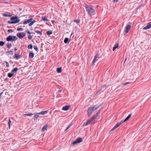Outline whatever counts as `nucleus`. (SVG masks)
Instances as JSON below:
<instances>
[{
    "mask_svg": "<svg viewBox=\"0 0 151 151\" xmlns=\"http://www.w3.org/2000/svg\"><path fill=\"white\" fill-rule=\"evenodd\" d=\"M97 58V57H94L93 60V61L92 62V63H91V65H93L94 64V63H95V62L96 61Z\"/></svg>",
    "mask_w": 151,
    "mask_h": 151,
    "instance_id": "aec40b11",
    "label": "nucleus"
},
{
    "mask_svg": "<svg viewBox=\"0 0 151 151\" xmlns=\"http://www.w3.org/2000/svg\"><path fill=\"white\" fill-rule=\"evenodd\" d=\"M132 115L131 114H130L129 115L126 117V118L124 119V121H126L127 120H128L131 117Z\"/></svg>",
    "mask_w": 151,
    "mask_h": 151,
    "instance_id": "412c9836",
    "label": "nucleus"
},
{
    "mask_svg": "<svg viewBox=\"0 0 151 151\" xmlns=\"http://www.w3.org/2000/svg\"><path fill=\"white\" fill-rule=\"evenodd\" d=\"M15 58L16 60H18L20 57H13Z\"/></svg>",
    "mask_w": 151,
    "mask_h": 151,
    "instance_id": "5fc2aeb1",
    "label": "nucleus"
},
{
    "mask_svg": "<svg viewBox=\"0 0 151 151\" xmlns=\"http://www.w3.org/2000/svg\"><path fill=\"white\" fill-rule=\"evenodd\" d=\"M74 22H76L77 23H79L80 20L79 19H75L74 20Z\"/></svg>",
    "mask_w": 151,
    "mask_h": 151,
    "instance_id": "c9c22d12",
    "label": "nucleus"
},
{
    "mask_svg": "<svg viewBox=\"0 0 151 151\" xmlns=\"http://www.w3.org/2000/svg\"><path fill=\"white\" fill-rule=\"evenodd\" d=\"M27 48L29 49H32L33 48V46L32 44H30L29 45H28Z\"/></svg>",
    "mask_w": 151,
    "mask_h": 151,
    "instance_id": "cd10ccee",
    "label": "nucleus"
},
{
    "mask_svg": "<svg viewBox=\"0 0 151 151\" xmlns=\"http://www.w3.org/2000/svg\"><path fill=\"white\" fill-rule=\"evenodd\" d=\"M118 46H119V45L118 44H116V46H115L113 48V51H114L116 49V48H117L118 47Z\"/></svg>",
    "mask_w": 151,
    "mask_h": 151,
    "instance_id": "c756f323",
    "label": "nucleus"
},
{
    "mask_svg": "<svg viewBox=\"0 0 151 151\" xmlns=\"http://www.w3.org/2000/svg\"><path fill=\"white\" fill-rule=\"evenodd\" d=\"M92 119H91H91L88 120L86 123H84L83 126H86L90 124L92 121L91 120Z\"/></svg>",
    "mask_w": 151,
    "mask_h": 151,
    "instance_id": "1a4fd4ad",
    "label": "nucleus"
},
{
    "mask_svg": "<svg viewBox=\"0 0 151 151\" xmlns=\"http://www.w3.org/2000/svg\"><path fill=\"white\" fill-rule=\"evenodd\" d=\"M53 23L54 22V21H53V20H52V21H51Z\"/></svg>",
    "mask_w": 151,
    "mask_h": 151,
    "instance_id": "338daca9",
    "label": "nucleus"
},
{
    "mask_svg": "<svg viewBox=\"0 0 151 151\" xmlns=\"http://www.w3.org/2000/svg\"><path fill=\"white\" fill-rule=\"evenodd\" d=\"M72 123H70L68 126V127L70 128L72 126Z\"/></svg>",
    "mask_w": 151,
    "mask_h": 151,
    "instance_id": "8fccbe9b",
    "label": "nucleus"
},
{
    "mask_svg": "<svg viewBox=\"0 0 151 151\" xmlns=\"http://www.w3.org/2000/svg\"><path fill=\"white\" fill-rule=\"evenodd\" d=\"M13 41L16 40L17 39V38L16 36H12Z\"/></svg>",
    "mask_w": 151,
    "mask_h": 151,
    "instance_id": "2f4dec72",
    "label": "nucleus"
},
{
    "mask_svg": "<svg viewBox=\"0 0 151 151\" xmlns=\"http://www.w3.org/2000/svg\"><path fill=\"white\" fill-rule=\"evenodd\" d=\"M26 32L27 33H28L29 34H30L31 33L28 29L26 30Z\"/></svg>",
    "mask_w": 151,
    "mask_h": 151,
    "instance_id": "c03bdc74",
    "label": "nucleus"
},
{
    "mask_svg": "<svg viewBox=\"0 0 151 151\" xmlns=\"http://www.w3.org/2000/svg\"><path fill=\"white\" fill-rule=\"evenodd\" d=\"M56 70L58 73H60L62 72V68L61 67L58 68H57Z\"/></svg>",
    "mask_w": 151,
    "mask_h": 151,
    "instance_id": "a211bd4d",
    "label": "nucleus"
},
{
    "mask_svg": "<svg viewBox=\"0 0 151 151\" xmlns=\"http://www.w3.org/2000/svg\"><path fill=\"white\" fill-rule=\"evenodd\" d=\"M18 70V69L17 67H16L12 70V71H13V72L14 73H15Z\"/></svg>",
    "mask_w": 151,
    "mask_h": 151,
    "instance_id": "b1692460",
    "label": "nucleus"
},
{
    "mask_svg": "<svg viewBox=\"0 0 151 151\" xmlns=\"http://www.w3.org/2000/svg\"><path fill=\"white\" fill-rule=\"evenodd\" d=\"M62 91V90H59L58 91V92H61Z\"/></svg>",
    "mask_w": 151,
    "mask_h": 151,
    "instance_id": "680f3d73",
    "label": "nucleus"
},
{
    "mask_svg": "<svg viewBox=\"0 0 151 151\" xmlns=\"http://www.w3.org/2000/svg\"><path fill=\"white\" fill-rule=\"evenodd\" d=\"M32 19H33L32 18H30L28 20H29V22H32Z\"/></svg>",
    "mask_w": 151,
    "mask_h": 151,
    "instance_id": "603ef678",
    "label": "nucleus"
},
{
    "mask_svg": "<svg viewBox=\"0 0 151 151\" xmlns=\"http://www.w3.org/2000/svg\"><path fill=\"white\" fill-rule=\"evenodd\" d=\"M3 16L5 17H10L12 16L10 14H3Z\"/></svg>",
    "mask_w": 151,
    "mask_h": 151,
    "instance_id": "393cba45",
    "label": "nucleus"
},
{
    "mask_svg": "<svg viewBox=\"0 0 151 151\" xmlns=\"http://www.w3.org/2000/svg\"><path fill=\"white\" fill-rule=\"evenodd\" d=\"M91 107L92 108V109H93L92 110L93 111H95L98 108V107H97V105H94L93 106Z\"/></svg>",
    "mask_w": 151,
    "mask_h": 151,
    "instance_id": "ddd939ff",
    "label": "nucleus"
},
{
    "mask_svg": "<svg viewBox=\"0 0 151 151\" xmlns=\"http://www.w3.org/2000/svg\"><path fill=\"white\" fill-rule=\"evenodd\" d=\"M29 23H30L29 20L28 19L27 20L24 22L23 23V24H27Z\"/></svg>",
    "mask_w": 151,
    "mask_h": 151,
    "instance_id": "7c9ffc66",
    "label": "nucleus"
},
{
    "mask_svg": "<svg viewBox=\"0 0 151 151\" xmlns=\"http://www.w3.org/2000/svg\"><path fill=\"white\" fill-rule=\"evenodd\" d=\"M33 36L31 35H29L28 36V39L29 40H30L32 39Z\"/></svg>",
    "mask_w": 151,
    "mask_h": 151,
    "instance_id": "58836bf2",
    "label": "nucleus"
},
{
    "mask_svg": "<svg viewBox=\"0 0 151 151\" xmlns=\"http://www.w3.org/2000/svg\"><path fill=\"white\" fill-rule=\"evenodd\" d=\"M100 91H101V90H100L99 91H98V92L96 94H100Z\"/></svg>",
    "mask_w": 151,
    "mask_h": 151,
    "instance_id": "4d7b16f0",
    "label": "nucleus"
},
{
    "mask_svg": "<svg viewBox=\"0 0 151 151\" xmlns=\"http://www.w3.org/2000/svg\"><path fill=\"white\" fill-rule=\"evenodd\" d=\"M25 35V34L24 32L18 33L17 34V36L20 39H22Z\"/></svg>",
    "mask_w": 151,
    "mask_h": 151,
    "instance_id": "423d86ee",
    "label": "nucleus"
},
{
    "mask_svg": "<svg viewBox=\"0 0 151 151\" xmlns=\"http://www.w3.org/2000/svg\"><path fill=\"white\" fill-rule=\"evenodd\" d=\"M7 46L8 48H10L11 47L12 45L9 43L7 44Z\"/></svg>",
    "mask_w": 151,
    "mask_h": 151,
    "instance_id": "e433bc0d",
    "label": "nucleus"
},
{
    "mask_svg": "<svg viewBox=\"0 0 151 151\" xmlns=\"http://www.w3.org/2000/svg\"><path fill=\"white\" fill-rule=\"evenodd\" d=\"M115 129H116V128H114V127L111 130L113 131Z\"/></svg>",
    "mask_w": 151,
    "mask_h": 151,
    "instance_id": "864d4df0",
    "label": "nucleus"
},
{
    "mask_svg": "<svg viewBox=\"0 0 151 151\" xmlns=\"http://www.w3.org/2000/svg\"><path fill=\"white\" fill-rule=\"evenodd\" d=\"M11 121L10 119V118H9V122H8V126H9V128H10V124H11Z\"/></svg>",
    "mask_w": 151,
    "mask_h": 151,
    "instance_id": "c85d7f7f",
    "label": "nucleus"
},
{
    "mask_svg": "<svg viewBox=\"0 0 151 151\" xmlns=\"http://www.w3.org/2000/svg\"><path fill=\"white\" fill-rule=\"evenodd\" d=\"M13 51H8L6 52V54L8 55H11L13 54Z\"/></svg>",
    "mask_w": 151,
    "mask_h": 151,
    "instance_id": "a878e982",
    "label": "nucleus"
},
{
    "mask_svg": "<svg viewBox=\"0 0 151 151\" xmlns=\"http://www.w3.org/2000/svg\"><path fill=\"white\" fill-rule=\"evenodd\" d=\"M100 110H99L93 116L91 117V119H99L100 118Z\"/></svg>",
    "mask_w": 151,
    "mask_h": 151,
    "instance_id": "7ed1b4c3",
    "label": "nucleus"
},
{
    "mask_svg": "<svg viewBox=\"0 0 151 151\" xmlns=\"http://www.w3.org/2000/svg\"><path fill=\"white\" fill-rule=\"evenodd\" d=\"M68 129L66 128L65 129V131H66Z\"/></svg>",
    "mask_w": 151,
    "mask_h": 151,
    "instance_id": "774afa93",
    "label": "nucleus"
},
{
    "mask_svg": "<svg viewBox=\"0 0 151 151\" xmlns=\"http://www.w3.org/2000/svg\"><path fill=\"white\" fill-rule=\"evenodd\" d=\"M34 54L32 52H30L29 54V57H33Z\"/></svg>",
    "mask_w": 151,
    "mask_h": 151,
    "instance_id": "4c0bfd02",
    "label": "nucleus"
},
{
    "mask_svg": "<svg viewBox=\"0 0 151 151\" xmlns=\"http://www.w3.org/2000/svg\"><path fill=\"white\" fill-rule=\"evenodd\" d=\"M118 0H113V2H117L118 1Z\"/></svg>",
    "mask_w": 151,
    "mask_h": 151,
    "instance_id": "6e6d98bb",
    "label": "nucleus"
},
{
    "mask_svg": "<svg viewBox=\"0 0 151 151\" xmlns=\"http://www.w3.org/2000/svg\"><path fill=\"white\" fill-rule=\"evenodd\" d=\"M7 32L9 33L12 32H13V30L12 29H8L7 30Z\"/></svg>",
    "mask_w": 151,
    "mask_h": 151,
    "instance_id": "49530a36",
    "label": "nucleus"
},
{
    "mask_svg": "<svg viewBox=\"0 0 151 151\" xmlns=\"http://www.w3.org/2000/svg\"><path fill=\"white\" fill-rule=\"evenodd\" d=\"M32 22L34 24V23L36 22V21L35 20H34L32 21Z\"/></svg>",
    "mask_w": 151,
    "mask_h": 151,
    "instance_id": "13d9d810",
    "label": "nucleus"
},
{
    "mask_svg": "<svg viewBox=\"0 0 151 151\" xmlns=\"http://www.w3.org/2000/svg\"><path fill=\"white\" fill-rule=\"evenodd\" d=\"M102 105H103V104L102 103L101 104H100L99 105H97V107H98V108H99V107H100L101 106H102Z\"/></svg>",
    "mask_w": 151,
    "mask_h": 151,
    "instance_id": "09e8293b",
    "label": "nucleus"
},
{
    "mask_svg": "<svg viewBox=\"0 0 151 151\" xmlns=\"http://www.w3.org/2000/svg\"><path fill=\"white\" fill-rule=\"evenodd\" d=\"M48 111H41L40 112L38 113V114H39L40 115H44L48 113Z\"/></svg>",
    "mask_w": 151,
    "mask_h": 151,
    "instance_id": "f8f14e48",
    "label": "nucleus"
},
{
    "mask_svg": "<svg viewBox=\"0 0 151 151\" xmlns=\"http://www.w3.org/2000/svg\"><path fill=\"white\" fill-rule=\"evenodd\" d=\"M18 17L17 16L12 17L11 18V19L12 20H15L12 21H8V23L10 24H16L18 23L20 21L19 19H17Z\"/></svg>",
    "mask_w": 151,
    "mask_h": 151,
    "instance_id": "f03ea898",
    "label": "nucleus"
},
{
    "mask_svg": "<svg viewBox=\"0 0 151 151\" xmlns=\"http://www.w3.org/2000/svg\"><path fill=\"white\" fill-rule=\"evenodd\" d=\"M6 40L8 41H11L12 42H13L12 36L11 35L9 36L6 38Z\"/></svg>",
    "mask_w": 151,
    "mask_h": 151,
    "instance_id": "6e6552de",
    "label": "nucleus"
},
{
    "mask_svg": "<svg viewBox=\"0 0 151 151\" xmlns=\"http://www.w3.org/2000/svg\"><path fill=\"white\" fill-rule=\"evenodd\" d=\"M35 32L37 34H39L41 36L42 35V31H38V30H35Z\"/></svg>",
    "mask_w": 151,
    "mask_h": 151,
    "instance_id": "6ab92c4d",
    "label": "nucleus"
},
{
    "mask_svg": "<svg viewBox=\"0 0 151 151\" xmlns=\"http://www.w3.org/2000/svg\"><path fill=\"white\" fill-rule=\"evenodd\" d=\"M13 57H21L20 55H17L16 53H15Z\"/></svg>",
    "mask_w": 151,
    "mask_h": 151,
    "instance_id": "a18cd8bd",
    "label": "nucleus"
},
{
    "mask_svg": "<svg viewBox=\"0 0 151 151\" xmlns=\"http://www.w3.org/2000/svg\"><path fill=\"white\" fill-rule=\"evenodd\" d=\"M17 30L18 31H22L23 30V29L22 28H19L17 29Z\"/></svg>",
    "mask_w": 151,
    "mask_h": 151,
    "instance_id": "79ce46f5",
    "label": "nucleus"
},
{
    "mask_svg": "<svg viewBox=\"0 0 151 151\" xmlns=\"http://www.w3.org/2000/svg\"><path fill=\"white\" fill-rule=\"evenodd\" d=\"M34 48L35 50L36 51H38V49L37 47V46H34Z\"/></svg>",
    "mask_w": 151,
    "mask_h": 151,
    "instance_id": "72a5a7b5",
    "label": "nucleus"
},
{
    "mask_svg": "<svg viewBox=\"0 0 151 151\" xmlns=\"http://www.w3.org/2000/svg\"><path fill=\"white\" fill-rule=\"evenodd\" d=\"M151 28V22L148 23L147 24V25L143 29L145 30H146Z\"/></svg>",
    "mask_w": 151,
    "mask_h": 151,
    "instance_id": "0eeeda50",
    "label": "nucleus"
},
{
    "mask_svg": "<svg viewBox=\"0 0 151 151\" xmlns=\"http://www.w3.org/2000/svg\"><path fill=\"white\" fill-rule=\"evenodd\" d=\"M33 23L32 22H30V23L29 24V26H31L33 25Z\"/></svg>",
    "mask_w": 151,
    "mask_h": 151,
    "instance_id": "de8ad7c7",
    "label": "nucleus"
},
{
    "mask_svg": "<svg viewBox=\"0 0 151 151\" xmlns=\"http://www.w3.org/2000/svg\"><path fill=\"white\" fill-rule=\"evenodd\" d=\"M13 76V74H12L10 73H9L7 75V76L10 78L12 77Z\"/></svg>",
    "mask_w": 151,
    "mask_h": 151,
    "instance_id": "bb28decb",
    "label": "nucleus"
},
{
    "mask_svg": "<svg viewBox=\"0 0 151 151\" xmlns=\"http://www.w3.org/2000/svg\"><path fill=\"white\" fill-rule=\"evenodd\" d=\"M120 126L119 123H117L116 125L114 127L116 129Z\"/></svg>",
    "mask_w": 151,
    "mask_h": 151,
    "instance_id": "473e14b6",
    "label": "nucleus"
},
{
    "mask_svg": "<svg viewBox=\"0 0 151 151\" xmlns=\"http://www.w3.org/2000/svg\"><path fill=\"white\" fill-rule=\"evenodd\" d=\"M4 44V42L2 41H0V46H2Z\"/></svg>",
    "mask_w": 151,
    "mask_h": 151,
    "instance_id": "f704fd0d",
    "label": "nucleus"
},
{
    "mask_svg": "<svg viewBox=\"0 0 151 151\" xmlns=\"http://www.w3.org/2000/svg\"><path fill=\"white\" fill-rule=\"evenodd\" d=\"M129 82H127V83H124L123 85L124 86L125 85H127V84H129Z\"/></svg>",
    "mask_w": 151,
    "mask_h": 151,
    "instance_id": "3c124183",
    "label": "nucleus"
},
{
    "mask_svg": "<svg viewBox=\"0 0 151 151\" xmlns=\"http://www.w3.org/2000/svg\"><path fill=\"white\" fill-rule=\"evenodd\" d=\"M33 115V114L32 113H29L27 114H22L23 116H31Z\"/></svg>",
    "mask_w": 151,
    "mask_h": 151,
    "instance_id": "5701e85b",
    "label": "nucleus"
},
{
    "mask_svg": "<svg viewBox=\"0 0 151 151\" xmlns=\"http://www.w3.org/2000/svg\"><path fill=\"white\" fill-rule=\"evenodd\" d=\"M112 132V131L111 130L109 132V133H111Z\"/></svg>",
    "mask_w": 151,
    "mask_h": 151,
    "instance_id": "0e129e2a",
    "label": "nucleus"
},
{
    "mask_svg": "<svg viewBox=\"0 0 151 151\" xmlns=\"http://www.w3.org/2000/svg\"><path fill=\"white\" fill-rule=\"evenodd\" d=\"M70 42V40H69L68 38L66 37L65 38L64 42L65 43H69Z\"/></svg>",
    "mask_w": 151,
    "mask_h": 151,
    "instance_id": "4468645a",
    "label": "nucleus"
},
{
    "mask_svg": "<svg viewBox=\"0 0 151 151\" xmlns=\"http://www.w3.org/2000/svg\"><path fill=\"white\" fill-rule=\"evenodd\" d=\"M99 55L97 54H96L94 57H98Z\"/></svg>",
    "mask_w": 151,
    "mask_h": 151,
    "instance_id": "e2e57ef3",
    "label": "nucleus"
},
{
    "mask_svg": "<svg viewBox=\"0 0 151 151\" xmlns=\"http://www.w3.org/2000/svg\"><path fill=\"white\" fill-rule=\"evenodd\" d=\"M47 125H44L43 127L42 128V129H41V131H42V132H44L45 130H47Z\"/></svg>",
    "mask_w": 151,
    "mask_h": 151,
    "instance_id": "dca6fc26",
    "label": "nucleus"
},
{
    "mask_svg": "<svg viewBox=\"0 0 151 151\" xmlns=\"http://www.w3.org/2000/svg\"><path fill=\"white\" fill-rule=\"evenodd\" d=\"M85 8L89 15L92 16L94 14L95 10L91 7L86 6Z\"/></svg>",
    "mask_w": 151,
    "mask_h": 151,
    "instance_id": "f257e3e1",
    "label": "nucleus"
},
{
    "mask_svg": "<svg viewBox=\"0 0 151 151\" xmlns=\"http://www.w3.org/2000/svg\"><path fill=\"white\" fill-rule=\"evenodd\" d=\"M4 91H3V92H1L0 94V101H1V97L2 96V94H4Z\"/></svg>",
    "mask_w": 151,
    "mask_h": 151,
    "instance_id": "ea45409f",
    "label": "nucleus"
},
{
    "mask_svg": "<svg viewBox=\"0 0 151 151\" xmlns=\"http://www.w3.org/2000/svg\"><path fill=\"white\" fill-rule=\"evenodd\" d=\"M83 141L81 137H78L77 138L76 140L72 142L73 145H75L76 144L81 142Z\"/></svg>",
    "mask_w": 151,
    "mask_h": 151,
    "instance_id": "20e7f679",
    "label": "nucleus"
},
{
    "mask_svg": "<svg viewBox=\"0 0 151 151\" xmlns=\"http://www.w3.org/2000/svg\"><path fill=\"white\" fill-rule=\"evenodd\" d=\"M92 108L91 107H89L88 108L87 110L88 116L89 117L92 114L93 111L92 110Z\"/></svg>",
    "mask_w": 151,
    "mask_h": 151,
    "instance_id": "39448f33",
    "label": "nucleus"
},
{
    "mask_svg": "<svg viewBox=\"0 0 151 151\" xmlns=\"http://www.w3.org/2000/svg\"><path fill=\"white\" fill-rule=\"evenodd\" d=\"M70 107V106L69 105L65 106L63 107L62 109L64 111H67L69 109Z\"/></svg>",
    "mask_w": 151,
    "mask_h": 151,
    "instance_id": "9d476101",
    "label": "nucleus"
},
{
    "mask_svg": "<svg viewBox=\"0 0 151 151\" xmlns=\"http://www.w3.org/2000/svg\"><path fill=\"white\" fill-rule=\"evenodd\" d=\"M11 73L13 74V75L14 76V73L13 72V71L12 70L11 72H10Z\"/></svg>",
    "mask_w": 151,
    "mask_h": 151,
    "instance_id": "bf43d9fd",
    "label": "nucleus"
},
{
    "mask_svg": "<svg viewBox=\"0 0 151 151\" xmlns=\"http://www.w3.org/2000/svg\"><path fill=\"white\" fill-rule=\"evenodd\" d=\"M5 63H6V66L7 67H9V63L7 62H6V61H5Z\"/></svg>",
    "mask_w": 151,
    "mask_h": 151,
    "instance_id": "a19ab883",
    "label": "nucleus"
},
{
    "mask_svg": "<svg viewBox=\"0 0 151 151\" xmlns=\"http://www.w3.org/2000/svg\"><path fill=\"white\" fill-rule=\"evenodd\" d=\"M130 28L131 26L130 25L128 24L127 25L126 27V29L125 31L126 33H127L129 32L130 29Z\"/></svg>",
    "mask_w": 151,
    "mask_h": 151,
    "instance_id": "9b49d317",
    "label": "nucleus"
},
{
    "mask_svg": "<svg viewBox=\"0 0 151 151\" xmlns=\"http://www.w3.org/2000/svg\"><path fill=\"white\" fill-rule=\"evenodd\" d=\"M127 58H126L125 59V60H124V63H125V62H126V60H127Z\"/></svg>",
    "mask_w": 151,
    "mask_h": 151,
    "instance_id": "052dcab7",
    "label": "nucleus"
},
{
    "mask_svg": "<svg viewBox=\"0 0 151 151\" xmlns=\"http://www.w3.org/2000/svg\"><path fill=\"white\" fill-rule=\"evenodd\" d=\"M52 33V30H49L46 32V34L48 35H49Z\"/></svg>",
    "mask_w": 151,
    "mask_h": 151,
    "instance_id": "4be33fe9",
    "label": "nucleus"
},
{
    "mask_svg": "<svg viewBox=\"0 0 151 151\" xmlns=\"http://www.w3.org/2000/svg\"><path fill=\"white\" fill-rule=\"evenodd\" d=\"M42 20L45 22H48V20L47 19V18L45 17H42Z\"/></svg>",
    "mask_w": 151,
    "mask_h": 151,
    "instance_id": "f3484780",
    "label": "nucleus"
},
{
    "mask_svg": "<svg viewBox=\"0 0 151 151\" xmlns=\"http://www.w3.org/2000/svg\"><path fill=\"white\" fill-rule=\"evenodd\" d=\"M126 121H124H124H121V122L119 123V124L120 125L122 124L123 122H125Z\"/></svg>",
    "mask_w": 151,
    "mask_h": 151,
    "instance_id": "37998d69",
    "label": "nucleus"
},
{
    "mask_svg": "<svg viewBox=\"0 0 151 151\" xmlns=\"http://www.w3.org/2000/svg\"><path fill=\"white\" fill-rule=\"evenodd\" d=\"M17 50V48L16 47H15L14 48V50L16 51V50Z\"/></svg>",
    "mask_w": 151,
    "mask_h": 151,
    "instance_id": "69168bd1",
    "label": "nucleus"
},
{
    "mask_svg": "<svg viewBox=\"0 0 151 151\" xmlns=\"http://www.w3.org/2000/svg\"><path fill=\"white\" fill-rule=\"evenodd\" d=\"M39 115H40V114H38V113H36L35 115L34 116V120H37L38 119V118L39 117V116H38Z\"/></svg>",
    "mask_w": 151,
    "mask_h": 151,
    "instance_id": "2eb2a0df",
    "label": "nucleus"
}]
</instances>
